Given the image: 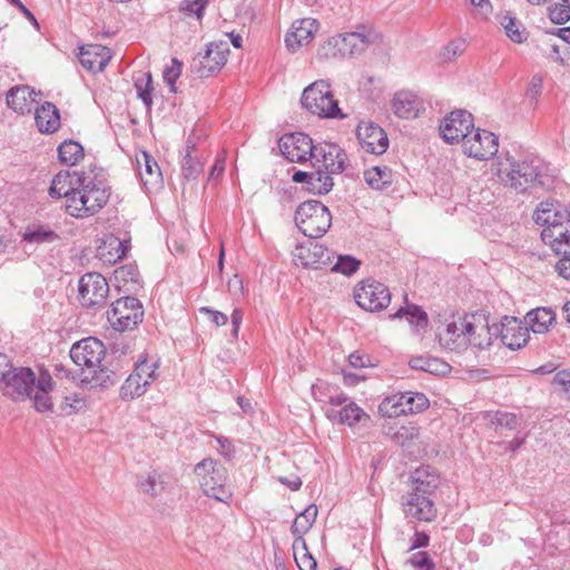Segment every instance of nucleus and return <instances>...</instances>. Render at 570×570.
<instances>
[{
	"label": "nucleus",
	"instance_id": "28",
	"mask_svg": "<svg viewBox=\"0 0 570 570\" xmlns=\"http://www.w3.org/2000/svg\"><path fill=\"white\" fill-rule=\"evenodd\" d=\"M37 94L29 86H17L7 94V105L9 108L21 115L32 111Z\"/></svg>",
	"mask_w": 570,
	"mask_h": 570
},
{
	"label": "nucleus",
	"instance_id": "50",
	"mask_svg": "<svg viewBox=\"0 0 570 570\" xmlns=\"http://www.w3.org/2000/svg\"><path fill=\"white\" fill-rule=\"evenodd\" d=\"M138 487L144 493L156 497L164 490V482L161 475L153 471L146 476H140Z\"/></svg>",
	"mask_w": 570,
	"mask_h": 570
},
{
	"label": "nucleus",
	"instance_id": "59",
	"mask_svg": "<svg viewBox=\"0 0 570 570\" xmlns=\"http://www.w3.org/2000/svg\"><path fill=\"white\" fill-rule=\"evenodd\" d=\"M85 402L77 394H71L65 397L60 405L63 415H71L82 409Z\"/></svg>",
	"mask_w": 570,
	"mask_h": 570
},
{
	"label": "nucleus",
	"instance_id": "12",
	"mask_svg": "<svg viewBox=\"0 0 570 570\" xmlns=\"http://www.w3.org/2000/svg\"><path fill=\"white\" fill-rule=\"evenodd\" d=\"M354 298L361 308L379 312L389 306L391 293L384 284L375 279H365L355 286Z\"/></svg>",
	"mask_w": 570,
	"mask_h": 570
},
{
	"label": "nucleus",
	"instance_id": "16",
	"mask_svg": "<svg viewBox=\"0 0 570 570\" xmlns=\"http://www.w3.org/2000/svg\"><path fill=\"white\" fill-rule=\"evenodd\" d=\"M313 160H315L317 169L332 177L333 174L343 173L347 156L338 145L322 142L316 145Z\"/></svg>",
	"mask_w": 570,
	"mask_h": 570
},
{
	"label": "nucleus",
	"instance_id": "42",
	"mask_svg": "<svg viewBox=\"0 0 570 570\" xmlns=\"http://www.w3.org/2000/svg\"><path fill=\"white\" fill-rule=\"evenodd\" d=\"M411 368L424 371L431 374H445L449 371V365L439 358L415 356L409 362Z\"/></svg>",
	"mask_w": 570,
	"mask_h": 570
},
{
	"label": "nucleus",
	"instance_id": "11",
	"mask_svg": "<svg viewBox=\"0 0 570 570\" xmlns=\"http://www.w3.org/2000/svg\"><path fill=\"white\" fill-rule=\"evenodd\" d=\"M228 55L229 46L227 41L210 42L204 53H198L193 59L191 71L199 78H207L226 65Z\"/></svg>",
	"mask_w": 570,
	"mask_h": 570
},
{
	"label": "nucleus",
	"instance_id": "24",
	"mask_svg": "<svg viewBox=\"0 0 570 570\" xmlns=\"http://www.w3.org/2000/svg\"><path fill=\"white\" fill-rule=\"evenodd\" d=\"M534 220L544 228H552L562 224L570 225V205L568 208L560 203H541L534 214Z\"/></svg>",
	"mask_w": 570,
	"mask_h": 570
},
{
	"label": "nucleus",
	"instance_id": "5",
	"mask_svg": "<svg viewBox=\"0 0 570 570\" xmlns=\"http://www.w3.org/2000/svg\"><path fill=\"white\" fill-rule=\"evenodd\" d=\"M199 484L207 497L226 502L232 492L227 488V470L213 459H204L195 466Z\"/></svg>",
	"mask_w": 570,
	"mask_h": 570
},
{
	"label": "nucleus",
	"instance_id": "19",
	"mask_svg": "<svg viewBox=\"0 0 570 570\" xmlns=\"http://www.w3.org/2000/svg\"><path fill=\"white\" fill-rule=\"evenodd\" d=\"M357 139L363 150L374 155H382L389 147L385 131L372 122H361L356 129Z\"/></svg>",
	"mask_w": 570,
	"mask_h": 570
},
{
	"label": "nucleus",
	"instance_id": "58",
	"mask_svg": "<svg viewBox=\"0 0 570 570\" xmlns=\"http://www.w3.org/2000/svg\"><path fill=\"white\" fill-rule=\"evenodd\" d=\"M181 62L178 59L173 58L171 65L166 67L164 70V80L168 83L171 92L176 91L175 82L181 73Z\"/></svg>",
	"mask_w": 570,
	"mask_h": 570
},
{
	"label": "nucleus",
	"instance_id": "17",
	"mask_svg": "<svg viewBox=\"0 0 570 570\" xmlns=\"http://www.w3.org/2000/svg\"><path fill=\"white\" fill-rule=\"evenodd\" d=\"M471 130L473 117L469 111L461 109L452 111L440 125V132L449 144L463 142Z\"/></svg>",
	"mask_w": 570,
	"mask_h": 570
},
{
	"label": "nucleus",
	"instance_id": "29",
	"mask_svg": "<svg viewBox=\"0 0 570 570\" xmlns=\"http://www.w3.org/2000/svg\"><path fill=\"white\" fill-rule=\"evenodd\" d=\"M541 238L556 254H570V225L562 224L552 228H543Z\"/></svg>",
	"mask_w": 570,
	"mask_h": 570
},
{
	"label": "nucleus",
	"instance_id": "51",
	"mask_svg": "<svg viewBox=\"0 0 570 570\" xmlns=\"http://www.w3.org/2000/svg\"><path fill=\"white\" fill-rule=\"evenodd\" d=\"M114 376L115 373L110 372L106 367H102L100 363L99 367L92 368V372H87L86 374H83V381L100 386H108L115 384Z\"/></svg>",
	"mask_w": 570,
	"mask_h": 570
},
{
	"label": "nucleus",
	"instance_id": "53",
	"mask_svg": "<svg viewBox=\"0 0 570 570\" xmlns=\"http://www.w3.org/2000/svg\"><path fill=\"white\" fill-rule=\"evenodd\" d=\"M208 0H183L180 2V11L187 17H195L200 20L204 16Z\"/></svg>",
	"mask_w": 570,
	"mask_h": 570
},
{
	"label": "nucleus",
	"instance_id": "34",
	"mask_svg": "<svg viewBox=\"0 0 570 570\" xmlns=\"http://www.w3.org/2000/svg\"><path fill=\"white\" fill-rule=\"evenodd\" d=\"M36 125L40 132L52 134L60 127V114L51 102H45L35 112Z\"/></svg>",
	"mask_w": 570,
	"mask_h": 570
},
{
	"label": "nucleus",
	"instance_id": "43",
	"mask_svg": "<svg viewBox=\"0 0 570 570\" xmlns=\"http://www.w3.org/2000/svg\"><path fill=\"white\" fill-rule=\"evenodd\" d=\"M58 156L62 164L73 166L83 158V148L75 140H66L58 147Z\"/></svg>",
	"mask_w": 570,
	"mask_h": 570
},
{
	"label": "nucleus",
	"instance_id": "52",
	"mask_svg": "<svg viewBox=\"0 0 570 570\" xmlns=\"http://www.w3.org/2000/svg\"><path fill=\"white\" fill-rule=\"evenodd\" d=\"M361 262L350 255H340L337 262L332 267L333 272L351 276L360 268Z\"/></svg>",
	"mask_w": 570,
	"mask_h": 570
},
{
	"label": "nucleus",
	"instance_id": "61",
	"mask_svg": "<svg viewBox=\"0 0 570 570\" xmlns=\"http://www.w3.org/2000/svg\"><path fill=\"white\" fill-rule=\"evenodd\" d=\"M495 422L499 426L512 430L518 425V416L513 413L498 412L495 414Z\"/></svg>",
	"mask_w": 570,
	"mask_h": 570
},
{
	"label": "nucleus",
	"instance_id": "39",
	"mask_svg": "<svg viewBox=\"0 0 570 570\" xmlns=\"http://www.w3.org/2000/svg\"><path fill=\"white\" fill-rule=\"evenodd\" d=\"M23 240L31 244L53 243L59 239V235L45 225L33 224L27 227Z\"/></svg>",
	"mask_w": 570,
	"mask_h": 570
},
{
	"label": "nucleus",
	"instance_id": "6",
	"mask_svg": "<svg viewBox=\"0 0 570 570\" xmlns=\"http://www.w3.org/2000/svg\"><path fill=\"white\" fill-rule=\"evenodd\" d=\"M544 165L539 158L524 159L519 163H511V168L502 178L505 185L523 193L533 186H544Z\"/></svg>",
	"mask_w": 570,
	"mask_h": 570
},
{
	"label": "nucleus",
	"instance_id": "35",
	"mask_svg": "<svg viewBox=\"0 0 570 570\" xmlns=\"http://www.w3.org/2000/svg\"><path fill=\"white\" fill-rule=\"evenodd\" d=\"M52 377L47 373L42 372L38 376L37 385L35 386L31 397L33 400V406L38 412H48L52 410L51 397L49 392L52 390Z\"/></svg>",
	"mask_w": 570,
	"mask_h": 570
},
{
	"label": "nucleus",
	"instance_id": "47",
	"mask_svg": "<svg viewBox=\"0 0 570 570\" xmlns=\"http://www.w3.org/2000/svg\"><path fill=\"white\" fill-rule=\"evenodd\" d=\"M147 386L134 374H130L125 383L120 387V397L122 400H134L135 397L141 396L146 391Z\"/></svg>",
	"mask_w": 570,
	"mask_h": 570
},
{
	"label": "nucleus",
	"instance_id": "49",
	"mask_svg": "<svg viewBox=\"0 0 570 570\" xmlns=\"http://www.w3.org/2000/svg\"><path fill=\"white\" fill-rule=\"evenodd\" d=\"M338 35L328 38L317 49V58L321 60L344 58Z\"/></svg>",
	"mask_w": 570,
	"mask_h": 570
},
{
	"label": "nucleus",
	"instance_id": "37",
	"mask_svg": "<svg viewBox=\"0 0 570 570\" xmlns=\"http://www.w3.org/2000/svg\"><path fill=\"white\" fill-rule=\"evenodd\" d=\"M462 328V318L459 322L446 324L438 334L440 344L450 351L461 352L465 350V338Z\"/></svg>",
	"mask_w": 570,
	"mask_h": 570
},
{
	"label": "nucleus",
	"instance_id": "32",
	"mask_svg": "<svg viewBox=\"0 0 570 570\" xmlns=\"http://www.w3.org/2000/svg\"><path fill=\"white\" fill-rule=\"evenodd\" d=\"M413 492L419 494L430 495L434 492L440 484V475L432 466L425 465L417 468L412 473Z\"/></svg>",
	"mask_w": 570,
	"mask_h": 570
},
{
	"label": "nucleus",
	"instance_id": "60",
	"mask_svg": "<svg viewBox=\"0 0 570 570\" xmlns=\"http://www.w3.org/2000/svg\"><path fill=\"white\" fill-rule=\"evenodd\" d=\"M115 277H116V279H120L124 282L137 283L138 277H139V272L136 266L128 264V265L118 267L115 271Z\"/></svg>",
	"mask_w": 570,
	"mask_h": 570
},
{
	"label": "nucleus",
	"instance_id": "20",
	"mask_svg": "<svg viewBox=\"0 0 570 570\" xmlns=\"http://www.w3.org/2000/svg\"><path fill=\"white\" fill-rule=\"evenodd\" d=\"M403 511L409 519L431 522L436 517L433 501L419 492H412L403 501Z\"/></svg>",
	"mask_w": 570,
	"mask_h": 570
},
{
	"label": "nucleus",
	"instance_id": "2",
	"mask_svg": "<svg viewBox=\"0 0 570 570\" xmlns=\"http://www.w3.org/2000/svg\"><path fill=\"white\" fill-rule=\"evenodd\" d=\"M312 394L318 402H327L333 406H342L340 410L328 409L326 411L327 419L333 423L354 426L370 419L364 410L355 402L351 401L346 394L326 382L317 381L313 384Z\"/></svg>",
	"mask_w": 570,
	"mask_h": 570
},
{
	"label": "nucleus",
	"instance_id": "15",
	"mask_svg": "<svg viewBox=\"0 0 570 570\" xmlns=\"http://www.w3.org/2000/svg\"><path fill=\"white\" fill-rule=\"evenodd\" d=\"M463 153L469 157L487 160L498 153V137L488 130L476 129L469 132L462 142Z\"/></svg>",
	"mask_w": 570,
	"mask_h": 570
},
{
	"label": "nucleus",
	"instance_id": "62",
	"mask_svg": "<svg viewBox=\"0 0 570 570\" xmlns=\"http://www.w3.org/2000/svg\"><path fill=\"white\" fill-rule=\"evenodd\" d=\"M542 83H543V79L540 75H534L531 78L529 87H528V91H527L528 96L531 99H537L541 95Z\"/></svg>",
	"mask_w": 570,
	"mask_h": 570
},
{
	"label": "nucleus",
	"instance_id": "31",
	"mask_svg": "<svg viewBox=\"0 0 570 570\" xmlns=\"http://www.w3.org/2000/svg\"><path fill=\"white\" fill-rule=\"evenodd\" d=\"M295 183H306L309 191L314 194H327L333 188V178L324 175L323 170L316 169L313 173L296 171L292 177Z\"/></svg>",
	"mask_w": 570,
	"mask_h": 570
},
{
	"label": "nucleus",
	"instance_id": "38",
	"mask_svg": "<svg viewBox=\"0 0 570 570\" xmlns=\"http://www.w3.org/2000/svg\"><path fill=\"white\" fill-rule=\"evenodd\" d=\"M364 180L376 190H384L393 183V173L387 166H374L364 171Z\"/></svg>",
	"mask_w": 570,
	"mask_h": 570
},
{
	"label": "nucleus",
	"instance_id": "55",
	"mask_svg": "<svg viewBox=\"0 0 570 570\" xmlns=\"http://www.w3.org/2000/svg\"><path fill=\"white\" fill-rule=\"evenodd\" d=\"M203 170V164L188 153L183 161V175L186 179H196Z\"/></svg>",
	"mask_w": 570,
	"mask_h": 570
},
{
	"label": "nucleus",
	"instance_id": "54",
	"mask_svg": "<svg viewBox=\"0 0 570 570\" xmlns=\"http://www.w3.org/2000/svg\"><path fill=\"white\" fill-rule=\"evenodd\" d=\"M552 385L560 395L570 400V371L562 370L556 373Z\"/></svg>",
	"mask_w": 570,
	"mask_h": 570
},
{
	"label": "nucleus",
	"instance_id": "45",
	"mask_svg": "<svg viewBox=\"0 0 570 570\" xmlns=\"http://www.w3.org/2000/svg\"><path fill=\"white\" fill-rule=\"evenodd\" d=\"M500 23L504 28L505 33L511 41L522 43L527 40V31L522 23L511 14L507 13L502 16Z\"/></svg>",
	"mask_w": 570,
	"mask_h": 570
},
{
	"label": "nucleus",
	"instance_id": "21",
	"mask_svg": "<svg viewBox=\"0 0 570 570\" xmlns=\"http://www.w3.org/2000/svg\"><path fill=\"white\" fill-rule=\"evenodd\" d=\"M498 334L501 342L511 350H518L524 346L529 340V327L515 317L505 316L501 322Z\"/></svg>",
	"mask_w": 570,
	"mask_h": 570
},
{
	"label": "nucleus",
	"instance_id": "44",
	"mask_svg": "<svg viewBox=\"0 0 570 570\" xmlns=\"http://www.w3.org/2000/svg\"><path fill=\"white\" fill-rule=\"evenodd\" d=\"M393 317H406L409 323L415 327L416 332L426 327L428 325V314L421 307L414 304L399 308Z\"/></svg>",
	"mask_w": 570,
	"mask_h": 570
},
{
	"label": "nucleus",
	"instance_id": "10",
	"mask_svg": "<svg viewBox=\"0 0 570 570\" xmlns=\"http://www.w3.org/2000/svg\"><path fill=\"white\" fill-rule=\"evenodd\" d=\"M109 286L98 273H87L79 279L78 298L82 307L97 311L106 305Z\"/></svg>",
	"mask_w": 570,
	"mask_h": 570
},
{
	"label": "nucleus",
	"instance_id": "63",
	"mask_svg": "<svg viewBox=\"0 0 570 570\" xmlns=\"http://www.w3.org/2000/svg\"><path fill=\"white\" fill-rule=\"evenodd\" d=\"M562 257L556 264V271L564 279H570V254H560Z\"/></svg>",
	"mask_w": 570,
	"mask_h": 570
},
{
	"label": "nucleus",
	"instance_id": "25",
	"mask_svg": "<svg viewBox=\"0 0 570 570\" xmlns=\"http://www.w3.org/2000/svg\"><path fill=\"white\" fill-rule=\"evenodd\" d=\"M85 171L61 170L52 179L49 188L51 197L66 198V205H69L73 193L77 191L78 184Z\"/></svg>",
	"mask_w": 570,
	"mask_h": 570
},
{
	"label": "nucleus",
	"instance_id": "1",
	"mask_svg": "<svg viewBox=\"0 0 570 570\" xmlns=\"http://www.w3.org/2000/svg\"><path fill=\"white\" fill-rule=\"evenodd\" d=\"M77 191L66 205V212L78 219L91 217L99 213L108 203L110 187L91 173H86L77 185Z\"/></svg>",
	"mask_w": 570,
	"mask_h": 570
},
{
	"label": "nucleus",
	"instance_id": "57",
	"mask_svg": "<svg viewBox=\"0 0 570 570\" xmlns=\"http://www.w3.org/2000/svg\"><path fill=\"white\" fill-rule=\"evenodd\" d=\"M407 563L419 570H434L435 564L425 551L413 553L409 559Z\"/></svg>",
	"mask_w": 570,
	"mask_h": 570
},
{
	"label": "nucleus",
	"instance_id": "40",
	"mask_svg": "<svg viewBox=\"0 0 570 570\" xmlns=\"http://www.w3.org/2000/svg\"><path fill=\"white\" fill-rule=\"evenodd\" d=\"M317 518V507L309 504L303 512H301L294 520L292 525V533L295 538H303L309 531Z\"/></svg>",
	"mask_w": 570,
	"mask_h": 570
},
{
	"label": "nucleus",
	"instance_id": "30",
	"mask_svg": "<svg viewBox=\"0 0 570 570\" xmlns=\"http://www.w3.org/2000/svg\"><path fill=\"white\" fill-rule=\"evenodd\" d=\"M344 57L360 55L374 41L376 36L372 32H347L338 35Z\"/></svg>",
	"mask_w": 570,
	"mask_h": 570
},
{
	"label": "nucleus",
	"instance_id": "22",
	"mask_svg": "<svg viewBox=\"0 0 570 570\" xmlns=\"http://www.w3.org/2000/svg\"><path fill=\"white\" fill-rule=\"evenodd\" d=\"M320 29L316 19L304 18L293 22L291 31L286 35L285 43L291 51H296L302 46L312 41Z\"/></svg>",
	"mask_w": 570,
	"mask_h": 570
},
{
	"label": "nucleus",
	"instance_id": "36",
	"mask_svg": "<svg viewBox=\"0 0 570 570\" xmlns=\"http://www.w3.org/2000/svg\"><path fill=\"white\" fill-rule=\"evenodd\" d=\"M524 318L533 333L544 334L556 322V312L551 307H537L528 312Z\"/></svg>",
	"mask_w": 570,
	"mask_h": 570
},
{
	"label": "nucleus",
	"instance_id": "13",
	"mask_svg": "<svg viewBox=\"0 0 570 570\" xmlns=\"http://www.w3.org/2000/svg\"><path fill=\"white\" fill-rule=\"evenodd\" d=\"M465 338V348L474 346L485 348L498 336V326H490L488 318L482 314H471L462 318V328Z\"/></svg>",
	"mask_w": 570,
	"mask_h": 570
},
{
	"label": "nucleus",
	"instance_id": "46",
	"mask_svg": "<svg viewBox=\"0 0 570 570\" xmlns=\"http://www.w3.org/2000/svg\"><path fill=\"white\" fill-rule=\"evenodd\" d=\"M158 363L148 361L147 358L139 360L131 374L137 376L148 387L154 382L157 374Z\"/></svg>",
	"mask_w": 570,
	"mask_h": 570
},
{
	"label": "nucleus",
	"instance_id": "14",
	"mask_svg": "<svg viewBox=\"0 0 570 570\" xmlns=\"http://www.w3.org/2000/svg\"><path fill=\"white\" fill-rule=\"evenodd\" d=\"M105 354V345L96 337L83 338L70 348V358L83 371V374L99 367Z\"/></svg>",
	"mask_w": 570,
	"mask_h": 570
},
{
	"label": "nucleus",
	"instance_id": "56",
	"mask_svg": "<svg viewBox=\"0 0 570 570\" xmlns=\"http://www.w3.org/2000/svg\"><path fill=\"white\" fill-rule=\"evenodd\" d=\"M549 18L553 23L562 24L570 20V3H557L549 8Z\"/></svg>",
	"mask_w": 570,
	"mask_h": 570
},
{
	"label": "nucleus",
	"instance_id": "48",
	"mask_svg": "<svg viewBox=\"0 0 570 570\" xmlns=\"http://www.w3.org/2000/svg\"><path fill=\"white\" fill-rule=\"evenodd\" d=\"M135 88L138 97L142 100L147 108L153 105V77L150 72H145L135 78Z\"/></svg>",
	"mask_w": 570,
	"mask_h": 570
},
{
	"label": "nucleus",
	"instance_id": "26",
	"mask_svg": "<svg viewBox=\"0 0 570 570\" xmlns=\"http://www.w3.org/2000/svg\"><path fill=\"white\" fill-rule=\"evenodd\" d=\"M391 108L395 116L403 119H412L424 110L423 101L413 92L401 90L397 91L391 101Z\"/></svg>",
	"mask_w": 570,
	"mask_h": 570
},
{
	"label": "nucleus",
	"instance_id": "41",
	"mask_svg": "<svg viewBox=\"0 0 570 570\" xmlns=\"http://www.w3.org/2000/svg\"><path fill=\"white\" fill-rule=\"evenodd\" d=\"M294 559L299 570H316L317 562L309 553L304 538H295L293 542Z\"/></svg>",
	"mask_w": 570,
	"mask_h": 570
},
{
	"label": "nucleus",
	"instance_id": "64",
	"mask_svg": "<svg viewBox=\"0 0 570 570\" xmlns=\"http://www.w3.org/2000/svg\"><path fill=\"white\" fill-rule=\"evenodd\" d=\"M464 50L463 42H450L443 50V58L445 60H452L460 56Z\"/></svg>",
	"mask_w": 570,
	"mask_h": 570
},
{
	"label": "nucleus",
	"instance_id": "4",
	"mask_svg": "<svg viewBox=\"0 0 570 570\" xmlns=\"http://www.w3.org/2000/svg\"><path fill=\"white\" fill-rule=\"evenodd\" d=\"M295 223L298 229L308 238H320L331 227L332 215L321 202L307 200L297 207Z\"/></svg>",
	"mask_w": 570,
	"mask_h": 570
},
{
	"label": "nucleus",
	"instance_id": "3",
	"mask_svg": "<svg viewBox=\"0 0 570 570\" xmlns=\"http://www.w3.org/2000/svg\"><path fill=\"white\" fill-rule=\"evenodd\" d=\"M301 102L304 109L320 118L344 119L346 117L326 80H316L307 86L303 90Z\"/></svg>",
	"mask_w": 570,
	"mask_h": 570
},
{
	"label": "nucleus",
	"instance_id": "9",
	"mask_svg": "<svg viewBox=\"0 0 570 570\" xmlns=\"http://www.w3.org/2000/svg\"><path fill=\"white\" fill-rule=\"evenodd\" d=\"M429 406V400L423 393L404 392L387 396L379 406L383 416L396 417L419 413Z\"/></svg>",
	"mask_w": 570,
	"mask_h": 570
},
{
	"label": "nucleus",
	"instance_id": "7",
	"mask_svg": "<svg viewBox=\"0 0 570 570\" xmlns=\"http://www.w3.org/2000/svg\"><path fill=\"white\" fill-rule=\"evenodd\" d=\"M3 383V393L16 402L31 397L37 380L29 367H13L11 364L4 372H0Z\"/></svg>",
	"mask_w": 570,
	"mask_h": 570
},
{
	"label": "nucleus",
	"instance_id": "33",
	"mask_svg": "<svg viewBox=\"0 0 570 570\" xmlns=\"http://www.w3.org/2000/svg\"><path fill=\"white\" fill-rule=\"evenodd\" d=\"M137 170L145 186H157L161 184L163 176L155 158L147 151L136 155Z\"/></svg>",
	"mask_w": 570,
	"mask_h": 570
},
{
	"label": "nucleus",
	"instance_id": "8",
	"mask_svg": "<svg viewBox=\"0 0 570 570\" xmlns=\"http://www.w3.org/2000/svg\"><path fill=\"white\" fill-rule=\"evenodd\" d=\"M144 308L136 297H121L111 304L107 320L112 328L119 332L130 331L142 321Z\"/></svg>",
	"mask_w": 570,
	"mask_h": 570
},
{
	"label": "nucleus",
	"instance_id": "27",
	"mask_svg": "<svg viewBox=\"0 0 570 570\" xmlns=\"http://www.w3.org/2000/svg\"><path fill=\"white\" fill-rule=\"evenodd\" d=\"M111 57L110 49L102 45H87L79 52L81 66L91 72L102 71Z\"/></svg>",
	"mask_w": 570,
	"mask_h": 570
},
{
	"label": "nucleus",
	"instance_id": "18",
	"mask_svg": "<svg viewBox=\"0 0 570 570\" xmlns=\"http://www.w3.org/2000/svg\"><path fill=\"white\" fill-rule=\"evenodd\" d=\"M312 139L302 132L286 135L279 140L282 154L292 163H303L308 158L314 159V149Z\"/></svg>",
	"mask_w": 570,
	"mask_h": 570
},
{
	"label": "nucleus",
	"instance_id": "23",
	"mask_svg": "<svg viewBox=\"0 0 570 570\" xmlns=\"http://www.w3.org/2000/svg\"><path fill=\"white\" fill-rule=\"evenodd\" d=\"M293 261L297 266L317 269L326 264V248L318 243L308 240L295 247Z\"/></svg>",
	"mask_w": 570,
	"mask_h": 570
}]
</instances>
